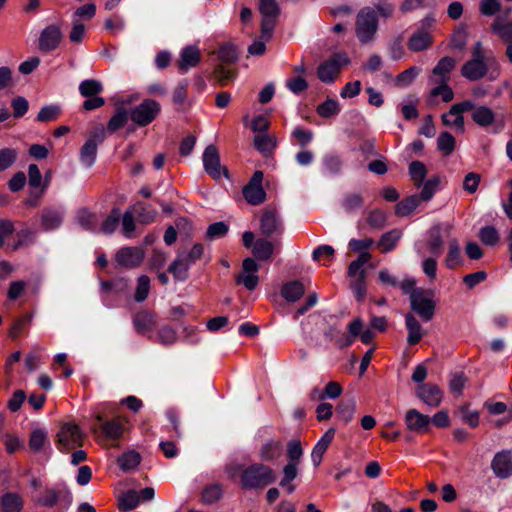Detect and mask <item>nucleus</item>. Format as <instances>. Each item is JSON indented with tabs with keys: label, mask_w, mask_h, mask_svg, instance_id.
Instances as JSON below:
<instances>
[{
	"label": "nucleus",
	"mask_w": 512,
	"mask_h": 512,
	"mask_svg": "<svg viewBox=\"0 0 512 512\" xmlns=\"http://www.w3.org/2000/svg\"><path fill=\"white\" fill-rule=\"evenodd\" d=\"M228 473L231 478L238 477L240 486L245 490H261L276 480L274 470L263 463L237 464L230 467Z\"/></svg>",
	"instance_id": "f257e3e1"
},
{
	"label": "nucleus",
	"mask_w": 512,
	"mask_h": 512,
	"mask_svg": "<svg viewBox=\"0 0 512 512\" xmlns=\"http://www.w3.org/2000/svg\"><path fill=\"white\" fill-rule=\"evenodd\" d=\"M378 14L371 7L361 8L355 19V35L361 44L371 43L378 31Z\"/></svg>",
	"instance_id": "f03ea898"
},
{
	"label": "nucleus",
	"mask_w": 512,
	"mask_h": 512,
	"mask_svg": "<svg viewBox=\"0 0 512 512\" xmlns=\"http://www.w3.org/2000/svg\"><path fill=\"white\" fill-rule=\"evenodd\" d=\"M430 290L417 289L410 295L411 308L425 322L430 321L435 314L436 303Z\"/></svg>",
	"instance_id": "7ed1b4c3"
},
{
	"label": "nucleus",
	"mask_w": 512,
	"mask_h": 512,
	"mask_svg": "<svg viewBox=\"0 0 512 512\" xmlns=\"http://www.w3.org/2000/svg\"><path fill=\"white\" fill-rule=\"evenodd\" d=\"M487 64L481 42H476L472 48V59L461 68V74L468 80L475 81L485 76Z\"/></svg>",
	"instance_id": "20e7f679"
},
{
	"label": "nucleus",
	"mask_w": 512,
	"mask_h": 512,
	"mask_svg": "<svg viewBox=\"0 0 512 512\" xmlns=\"http://www.w3.org/2000/svg\"><path fill=\"white\" fill-rule=\"evenodd\" d=\"M161 106L153 99H145L129 112L130 119L136 125L145 127L152 123L160 114Z\"/></svg>",
	"instance_id": "39448f33"
},
{
	"label": "nucleus",
	"mask_w": 512,
	"mask_h": 512,
	"mask_svg": "<svg viewBox=\"0 0 512 512\" xmlns=\"http://www.w3.org/2000/svg\"><path fill=\"white\" fill-rule=\"evenodd\" d=\"M259 10L262 15L261 38L270 40L276 24L278 6L275 0H261Z\"/></svg>",
	"instance_id": "423d86ee"
},
{
	"label": "nucleus",
	"mask_w": 512,
	"mask_h": 512,
	"mask_svg": "<svg viewBox=\"0 0 512 512\" xmlns=\"http://www.w3.org/2000/svg\"><path fill=\"white\" fill-rule=\"evenodd\" d=\"M82 432L74 423H65L57 434V446L62 452H67L82 444Z\"/></svg>",
	"instance_id": "0eeeda50"
},
{
	"label": "nucleus",
	"mask_w": 512,
	"mask_h": 512,
	"mask_svg": "<svg viewBox=\"0 0 512 512\" xmlns=\"http://www.w3.org/2000/svg\"><path fill=\"white\" fill-rule=\"evenodd\" d=\"M472 108L473 102L471 100L455 103L450 107L447 113L442 115V123L445 126L454 128L457 132L463 133L465 130L463 113Z\"/></svg>",
	"instance_id": "6e6552de"
},
{
	"label": "nucleus",
	"mask_w": 512,
	"mask_h": 512,
	"mask_svg": "<svg viewBox=\"0 0 512 512\" xmlns=\"http://www.w3.org/2000/svg\"><path fill=\"white\" fill-rule=\"evenodd\" d=\"M145 257V251L141 247H122L115 254L118 265L132 269L141 265Z\"/></svg>",
	"instance_id": "1a4fd4ad"
},
{
	"label": "nucleus",
	"mask_w": 512,
	"mask_h": 512,
	"mask_svg": "<svg viewBox=\"0 0 512 512\" xmlns=\"http://www.w3.org/2000/svg\"><path fill=\"white\" fill-rule=\"evenodd\" d=\"M62 38L63 34L59 25H48L39 36L38 47L42 52H51L58 48Z\"/></svg>",
	"instance_id": "9d476101"
},
{
	"label": "nucleus",
	"mask_w": 512,
	"mask_h": 512,
	"mask_svg": "<svg viewBox=\"0 0 512 512\" xmlns=\"http://www.w3.org/2000/svg\"><path fill=\"white\" fill-rule=\"evenodd\" d=\"M452 230L451 224H435L428 232L427 245L431 254L439 256L443 251V236H448Z\"/></svg>",
	"instance_id": "9b49d317"
},
{
	"label": "nucleus",
	"mask_w": 512,
	"mask_h": 512,
	"mask_svg": "<svg viewBox=\"0 0 512 512\" xmlns=\"http://www.w3.org/2000/svg\"><path fill=\"white\" fill-rule=\"evenodd\" d=\"M349 62L345 55H338L325 61L318 68V77L322 82H333L340 73L341 67Z\"/></svg>",
	"instance_id": "f8f14e48"
},
{
	"label": "nucleus",
	"mask_w": 512,
	"mask_h": 512,
	"mask_svg": "<svg viewBox=\"0 0 512 512\" xmlns=\"http://www.w3.org/2000/svg\"><path fill=\"white\" fill-rule=\"evenodd\" d=\"M203 165L205 171L214 179H218L222 174L227 175V170L220 164V157L216 146L209 145L203 153Z\"/></svg>",
	"instance_id": "ddd939ff"
},
{
	"label": "nucleus",
	"mask_w": 512,
	"mask_h": 512,
	"mask_svg": "<svg viewBox=\"0 0 512 512\" xmlns=\"http://www.w3.org/2000/svg\"><path fill=\"white\" fill-rule=\"evenodd\" d=\"M258 268V264L254 259L246 258L242 263V271L237 276L236 282L244 285L247 290H254L259 282Z\"/></svg>",
	"instance_id": "4468645a"
},
{
	"label": "nucleus",
	"mask_w": 512,
	"mask_h": 512,
	"mask_svg": "<svg viewBox=\"0 0 512 512\" xmlns=\"http://www.w3.org/2000/svg\"><path fill=\"white\" fill-rule=\"evenodd\" d=\"M511 11V7L505 9L504 17L496 16L490 26L491 32L508 44H512V20L507 21L506 19L509 17Z\"/></svg>",
	"instance_id": "2eb2a0df"
},
{
	"label": "nucleus",
	"mask_w": 512,
	"mask_h": 512,
	"mask_svg": "<svg viewBox=\"0 0 512 512\" xmlns=\"http://www.w3.org/2000/svg\"><path fill=\"white\" fill-rule=\"evenodd\" d=\"M431 418L417 409H410L405 414V424L408 430L423 434L430 428Z\"/></svg>",
	"instance_id": "dca6fc26"
},
{
	"label": "nucleus",
	"mask_w": 512,
	"mask_h": 512,
	"mask_svg": "<svg viewBox=\"0 0 512 512\" xmlns=\"http://www.w3.org/2000/svg\"><path fill=\"white\" fill-rule=\"evenodd\" d=\"M455 65L456 62L452 57L446 56L441 58L432 70L429 83L436 84L449 82L450 74L454 70Z\"/></svg>",
	"instance_id": "f3484780"
},
{
	"label": "nucleus",
	"mask_w": 512,
	"mask_h": 512,
	"mask_svg": "<svg viewBox=\"0 0 512 512\" xmlns=\"http://www.w3.org/2000/svg\"><path fill=\"white\" fill-rule=\"evenodd\" d=\"M260 229L262 234L266 236L283 232L282 222L275 209L268 208L263 212L260 219Z\"/></svg>",
	"instance_id": "a211bd4d"
},
{
	"label": "nucleus",
	"mask_w": 512,
	"mask_h": 512,
	"mask_svg": "<svg viewBox=\"0 0 512 512\" xmlns=\"http://www.w3.org/2000/svg\"><path fill=\"white\" fill-rule=\"evenodd\" d=\"M491 468L494 474L502 479L512 475V455L509 451L498 452L492 462Z\"/></svg>",
	"instance_id": "6ab92c4d"
},
{
	"label": "nucleus",
	"mask_w": 512,
	"mask_h": 512,
	"mask_svg": "<svg viewBox=\"0 0 512 512\" xmlns=\"http://www.w3.org/2000/svg\"><path fill=\"white\" fill-rule=\"evenodd\" d=\"M418 397L427 405L437 407L442 401V391L434 384H422L417 388Z\"/></svg>",
	"instance_id": "aec40b11"
},
{
	"label": "nucleus",
	"mask_w": 512,
	"mask_h": 512,
	"mask_svg": "<svg viewBox=\"0 0 512 512\" xmlns=\"http://www.w3.org/2000/svg\"><path fill=\"white\" fill-rule=\"evenodd\" d=\"M335 436V429L330 428L328 429L323 436L319 439V441L314 446L312 453H311V460L314 464V466H319L324 453L328 449L329 445L332 443Z\"/></svg>",
	"instance_id": "412c9836"
},
{
	"label": "nucleus",
	"mask_w": 512,
	"mask_h": 512,
	"mask_svg": "<svg viewBox=\"0 0 512 512\" xmlns=\"http://www.w3.org/2000/svg\"><path fill=\"white\" fill-rule=\"evenodd\" d=\"M200 51L195 46H187L180 53L178 67L181 71L186 72L188 69L195 67L200 62Z\"/></svg>",
	"instance_id": "4be33fe9"
},
{
	"label": "nucleus",
	"mask_w": 512,
	"mask_h": 512,
	"mask_svg": "<svg viewBox=\"0 0 512 512\" xmlns=\"http://www.w3.org/2000/svg\"><path fill=\"white\" fill-rule=\"evenodd\" d=\"M469 111H471L472 120L481 127L490 126L495 121V113L485 105L476 106L473 103V108Z\"/></svg>",
	"instance_id": "5701e85b"
},
{
	"label": "nucleus",
	"mask_w": 512,
	"mask_h": 512,
	"mask_svg": "<svg viewBox=\"0 0 512 512\" xmlns=\"http://www.w3.org/2000/svg\"><path fill=\"white\" fill-rule=\"evenodd\" d=\"M156 325L155 316L148 311H140L133 317V326L137 333L146 334L153 330Z\"/></svg>",
	"instance_id": "b1692460"
},
{
	"label": "nucleus",
	"mask_w": 512,
	"mask_h": 512,
	"mask_svg": "<svg viewBox=\"0 0 512 512\" xmlns=\"http://www.w3.org/2000/svg\"><path fill=\"white\" fill-rule=\"evenodd\" d=\"M464 259L461 253V247L456 238H452L448 243V251L445 257V266L448 269H456L460 265H462Z\"/></svg>",
	"instance_id": "393cba45"
},
{
	"label": "nucleus",
	"mask_w": 512,
	"mask_h": 512,
	"mask_svg": "<svg viewBox=\"0 0 512 512\" xmlns=\"http://www.w3.org/2000/svg\"><path fill=\"white\" fill-rule=\"evenodd\" d=\"M405 325L408 330V344L415 345L419 343L425 334L419 321L409 313L405 316Z\"/></svg>",
	"instance_id": "a878e982"
},
{
	"label": "nucleus",
	"mask_w": 512,
	"mask_h": 512,
	"mask_svg": "<svg viewBox=\"0 0 512 512\" xmlns=\"http://www.w3.org/2000/svg\"><path fill=\"white\" fill-rule=\"evenodd\" d=\"M64 212L59 209H46L41 216V224L45 231H52L60 227Z\"/></svg>",
	"instance_id": "bb28decb"
},
{
	"label": "nucleus",
	"mask_w": 512,
	"mask_h": 512,
	"mask_svg": "<svg viewBox=\"0 0 512 512\" xmlns=\"http://www.w3.org/2000/svg\"><path fill=\"white\" fill-rule=\"evenodd\" d=\"M282 444L280 441L268 440L259 449V457L262 461H273L280 457Z\"/></svg>",
	"instance_id": "cd10ccee"
},
{
	"label": "nucleus",
	"mask_w": 512,
	"mask_h": 512,
	"mask_svg": "<svg viewBox=\"0 0 512 512\" xmlns=\"http://www.w3.org/2000/svg\"><path fill=\"white\" fill-rule=\"evenodd\" d=\"M364 329V323L360 318H355L347 325L348 335L339 341L340 347L350 346L357 337H360Z\"/></svg>",
	"instance_id": "c85d7f7f"
},
{
	"label": "nucleus",
	"mask_w": 512,
	"mask_h": 512,
	"mask_svg": "<svg viewBox=\"0 0 512 512\" xmlns=\"http://www.w3.org/2000/svg\"><path fill=\"white\" fill-rule=\"evenodd\" d=\"M1 506L4 512H21L23 499L17 493L8 492L1 497Z\"/></svg>",
	"instance_id": "c756f323"
},
{
	"label": "nucleus",
	"mask_w": 512,
	"mask_h": 512,
	"mask_svg": "<svg viewBox=\"0 0 512 512\" xmlns=\"http://www.w3.org/2000/svg\"><path fill=\"white\" fill-rule=\"evenodd\" d=\"M343 167L342 158L337 154H326L322 159V168L325 174L338 175Z\"/></svg>",
	"instance_id": "7c9ffc66"
},
{
	"label": "nucleus",
	"mask_w": 512,
	"mask_h": 512,
	"mask_svg": "<svg viewBox=\"0 0 512 512\" xmlns=\"http://www.w3.org/2000/svg\"><path fill=\"white\" fill-rule=\"evenodd\" d=\"M431 42L432 38L428 32L418 31L410 37L408 47L410 50L418 52L428 48L431 45Z\"/></svg>",
	"instance_id": "2f4dec72"
},
{
	"label": "nucleus",
	"mask_w": 512,
	"mask_h": 512,
	"mask_svg": "<svg viewBox=\"0 0 512 512\" xmlns=\"http://www.w3.org/2000/svg\"><path fill=\"white\" fill-rule=\"evenodd\" d=\"M305 292L304 286L300 281L286 283L281 290L282 296L290 302L299 300Z\"/></svg>",
	"instance_id": "473e14b6"
},
{
	"label": "nucleus",
	"mask_w": 512,
	"mask_h": 512,
	"mask_svg": "<svg viewBox=\"0 0 512 512\" xmlns=\"http://www.w3.org/2000/svg\"><path fill=\"white\" fill-rule=\"evenodd\" d=\"M243 196L251 205H259L266 199V192L262 186L247 184L243 189Z\"/></svg>",
	"instance_id": "72a5a7b5"
},
{
	"label": "nucleus",
	"mask_w": 512,
	"mask_h": 512,
	"mask_svg": "<svg viewBox=\"0 0 512 512\" xmlns=\"http://www.w3.org/2000/svg\"><path fill=\"white\" fill-rule=\"evenodd\" d=\"M129 113L123 107H118L107 123V132L110 134L115 133L121 129L128 121Z\"/></svg>",
	"instance_id": "f704fd0d"
},
{
	"label": "nucleus",
	"mask_w": 512,
	"mask_h": 512,
	"mask_svg": "<svg viewBox=\"0 0 512 512\" xmlns=\"http://www.w3.org/2000/svg\"><path fill=\"white\" fill-rule=\"evenodd\" d=\"M79 93L85 98L98 96L103 91V84L96 79H86L79 84Z\"/></svg>",
	"instance_id": "c9c22d12"
},
{
	"label": "nucleus",
	"mask_w": 512,
	"mask_h": 512,
	"mask_svg": "<svg viewBox=\"0 0 512 512\" xmlns=\"http://www.w3.org/2000/svg\"><path fill=\"white\" fill-rule=\"evenodd\" d=\"M252 252L257 259L267 260L274 252V245L272 242L261 238L255 241Z\"/></svg>",
	"instance_id": "e433bc0d"
},
{
	"label": "nucleus",
	"mask_w": 512,
	"mask_h": 512,
	"mask_svg": "<svg viewBox=\"0 0 512 512\" xmlns=\"http://www.w3.org/2000/svg\"><path fill=\"white\" fill-rule=\"evenodd\" d=\"M401 237L402 232L398 229H393L382 235L378 242V247L383 253L389 252L394 249Z\"/></svg>",
	"instance_id": "4c0bfd02"
},
{
	"label": "nucleus",
	"mask_w": 512,
	"mask_h": 512,
	"mask_svg": "<svg viewBox=\"0 0 512 512\" xmlns=\"http://www.w3.org/2000/svg\"><path fill=\"white\" fill-rule=\"evenodd\" d=\"M97 148L98 146H96L94 140H87L84 143L80 151V160L83 165L91 167L94 164L97 155Z\"/></svg>",
	"instance_id": "58836bf2"
},
{
	"label": "nucleus",
	"mask_w": 512,
	"mask_h": 512,
	"mask_svg": "<svg viewBox=\"0 0 512 512\" xmlns=\"http://www.w3.org/2000/svg\"><path fill=\"white\" fill-rule=\"evenodd\" d=\"M140 497L134 490H129L123 493L118 499L119 509L122 511H129L135 509L139 504Z\"/></svg>",
	"instance_id": "ea45409f"
},
{
	"label": "nucleus",
	"mask_w": 512,
	"mask_h": 512,
	"mask_svg": "<svg viewBox=\"0 0 512 512\" xmlns=\"http://www.w3.org/2000/svg\"><path fill=\"white\" fill-rule=\"evenodd\" d=\"M420 203L419 197L413 195L399 202L395 207V213L398 216H408L418 207Z\"/></svg>",
	"instance_id": "a19ab883"
},
{
	"label": "nucleus",
	"mask_w": 512,
	"mask_h": 512,
	"mask_svg": "<svg viewBox=\"0 0 512 512\" xmlns=\"http://www.w3.org/2000/svg\"><path fill=\"white\" fill-rule=\"evenodd\" d=\"M140 461L141 457L139 453L132 450L122 454L118 458L117 463L122 470L127 471L136 468L140 464Z\"/></svg>",
	"instance_id": "79ce46f5"
},
{
	"label": "nucleus",
	"mask_w": 512,
	"mask_h": 512,
	"mask_svg": "<svg viewBox=\"0 0 512 512\" xmlns=\"http://www.w3.org/2000/svg\"><path fill=\"white\" fill-rule=\"evenodd\" d=\"M188 266L179 256L170 264L168 271L173 275L177 281H185L188 278Z\"/></svg>",
	"instance_id": "37998d69"
},
{
	"label": "nucleus",
	"mask_w": 512,
	"mask_h": 512,
	"mask_svg": "<svg viewBox=\"0 0 512 512\" xmlns=\"http://www.w3.org/2000/svg\"><path fill=\"white\" fill-rule=\"evenodd\" d=\"M455 138L449 132H442L437 139V148L445 156L450 155L455 149Z\"/></svg>",
	"instance_id": "c03bdc74"
},
{
	"label": "nucleus",
	"mask_w": 512,
	"mask_h": 512,
	"mask_svg": "<svg viewBox=\"0 0 512 512\" xmlns=\"http://www.w3.org/2000/svg\"><path fill=\"white\" fill-rule=\"evenodd\" d=\"M355 410L356 402L353 399L342 400L337 407V413L340 419L345 423H348L353 419Z\"/></svg>",
	"instance_id": "a18cd8bd"
},
{
	"label": "nucleus",
	"mask_w": 512,
	"mask_h": 512,
	"mask_svg": "<svg viewBox=\"0 0 512 512\" xmlns=\"http://www.w3.org/2000/svg\"><path fill=\"white\" fill-rule=\"evenodd\" d=\"M48 444L47 433L43 429H35L31 432L29 438V448L33 452H39L44 446Z\"/></svg>",
	"instance_id": "49530a36"
},
{
	"label": "nucleus",
	"mask_w": 512,
	"mask_h": 512,
	"mask_svg": "<svg viewBox=\"0 0 512 512\" xmlns=\"http://www.w3.org/2000/svg\"><path fill=\"white\" fill-rule=\"evenodd\" d=\"M204 248L202 244H195L189 251H180L177 256L180 257L188 266H192L203 255Z\"/></svg>",
	"instance_id": "de8ad7c7"
},
{
	"label": "nucleus",
	"mask_w": 512,
	"mask_h": 512,
	"mask_svg": "<svg viewBox=\"0 0 512 512\" xmlns=\"http://www.w3.org/2000/svg\"><path fill=\"white\" fill-rule=\"evenodd\" d=\"M275 145V140L268 134H258L254 137L255 148L263 154L270 153Z\"/></svg>",
	"instance_id": "09e8293b"
},
{
	"label": "nucleus",
	"mask_w": 512,
	"mask_h": 512,
	"mask_svg": "<svg viewBox=\"0 0 512 512\" xmlns=\"http://www.w3.org/2000/svg\"><path fill=\"white\" fill-rule=\"evenodd\" d=\"M216 54L218 59L224 63H234L238 59L236 47L229 43L221 45Z\"/></svg>",
	"instance_id": "8fccbe9b"
},
{
	"label": "nucleus",
	"mask_w": 512,
	"mask_h": 512,
	"mask_svg": "<svg viewBox=\"0 0 512 512\" xmlns=\"http://www.w3.org/2000/svg\"><path fill=\"white\" fill-rule=\"evenodd\" d=\"M479 11L484 16H495L502 11L501 0H480Z\"/></svg>",
	"instance_id": "3c124183"
},
{
	"label": "nucleus",
	"mask_w": 512,
	"mask_h": 512,
	"mask_svg": "<svg viewBox=\"0 0 512 512\" xmlns=\"http://www.w3.org/2000/svg\"><path fill=\"white\" fill-rule=\"evenodd\" d=\"M419 73L420 68L412 66L397 75L395 79V85L398 87H406L414 81Z\"/></svg>",
	"instance_id": "603ef678"
},
{
	"label": "nucleus",
	"mask_w": 512,
	"mask_h": 512,
	"mask_svg": "<svg viewBox=\"0 0 512 512\" xmlns=\"http://www.w3.org/2000/svg\"><path fill=\"white\" fill-rule=\"evenodd\" d=\"M150 279L146 275H141L137 280V287L134 298L137 302H143L149 295Z\"/></svg>",
	"instance_id": "864d4df0"
},
{
	"label": "nucleus",
	"mask_w": 512,
	"mask_h": 512,
	"mask_svg": "<svg viewBox=\"0 0 512 512\" xmlns=\"http://www.w3.org/2000/svg\"><path fill=\"white\" fill-rule=\"evenodd\" d=\"M370 258H371L370 253H368V252L360 253L358 258L355 261L350 263V265L348 267V275L350 277H356V276L359 277L361 271H364L363 266L370 260Z\"/></svg>",
	"instance_id": "5fc2aeb1"
},
{
	"label": "nucleus",
	"mask_w": 512,
	"mask_h": 512,
	"mask_svg": "<svg viewBox=\"0 0 512 512\" xmlns=\"http://www.w3.org/2000/svg\"><path fill=\"white\" fill-rule=\"evenodd\" d=\"M102 431L107 438L116 440L122 436L123 427L119 422L111 420L103 424Z\"/></svg>",
	"instance_id": "6e6d98bb"
},
{
	"label": "nucleus",
	"mask_w": 512,
	"mask_h": 512,
	"mask_svg": "<svg viewBox=\"0 0 512 512\" xmlns=\"http://www.w3.org/2000/svg\"><path fill=\"white\" fill-rule=\"evenodd\" d=\"M433 85L434 87L431 89L430 92L432 97L441 96L444 102H450L453 100L454 93L452 89L448 86V82L436 83Z\"/></svg>",
	"instance_id": "4d7b16f0"
},
{
	"label": "nucleus",
	"mask_w": 512,
	"mask_h": 512,
	"mask_svg": "<svg viewBox=\"0 0 512 512\" xmlns=\"http://www.w3.org/2000/svg\"><path fill=\"white\" fill-rule=\"evenodd\" d=\"M426 167L420 161H413L409 166V174L416 185H420L426 176Z\"/></svg>",
	"instance_id": "13d9d810"
},
{
	"label": "nucleus",
	"mask_w": 512,
	"mask_h": 512,
	"mask_svg": "<svg viewBox=\"0 0 512 512\" xmlns=\"http://www.w3.org/2000/svg\"><path fill=\"white\" fill-rule=\"evenodd\" d=\"M351 289L355 298L362 302L366 297L365 271L351 283Z\"/></svg>",
	"instance_id": "bf43d9fd"
},
{
	"label": "nucleus",
	"mask_w": 512,
	"mask_h": 512,
	"mask_svg": "<svg viewBox=\"0 0 512 512\" xmlns=\"http://www.w3.org/2000/svg\"><path fill=\"white\" fill-rule=\"evenodd\" d=\"M222 496V488L218 484L206 487L202 492V500L206 504H212L218 501Z\"/></svg>",
	"instance_id": "052dcab7"
},
{
	"label": "nucleus",
	"mask_w": 512,
	"mask_h": 512,
	"mask_svg": "<svg viewBox=\"0 0 512 512\" xmlns=\"http://www.w3.org/2000/svg\"><path fill=\"white\" fill-rule=\"evenodd\" d=\"M188 82L183 80L178 83L173 91V102L179 108H182L187 101Z\"/></svg>",
	"instance_id": "680f3d73"
},
{
	"label": "nucleus",
	"mask_w": 512,
	"mask_h": 512,
	"mask_svg": "<svg viewBox=\"0 0 512 512\" xmlns=\"http://www.w3.org/2000/svg\"><path fill=\"white\" fill-rule=\"evenodd\" d=\"M214 75L221 85H227L235 78L236 72L235 70L227 68L224 65H218L214 70Z\"/></svg>",
	"instance_id": "e2e57ef3"
},
{
	"label": "nucleus",
	"mask_w": 512,
	"mask_h": 512,
	"mask_svg": "<svg viewBox=\"0 0 512 512\" xmlns=\"http://www.w3.org/2000/svg\"><path fill=\"white\" fill-rule=\"evenodd\" d=\"M157 340L163 345H172L177 341V332L170 326H163L158 331Z\"/></svg>",
	"instance_id": "0e129e2a"
},
{
	"label": "nucleus",
	"mask_w": 512,
	"mask_h": 512,
	"mask_svg": "<svg viewBox=\"0 0 512 512\" xmlns=\"http://www.w3.org/2000/svg\"><path fill=\"white\" fill-rule=\"evenodd\" d=\"M317 113L321 117H331L339 113V104L336 100L328 99L317 107Z\"/></svg>",
	"instance_id": "69168bd1"
},
{
	"label": "nucleus",
	"mask_w": 512,
	"mask_h": 512,
	"mask_svg": "<svg viewBox=\"0 0 512 512\" xmlns=\"http://www.w3.org/2000/svg\"><path fill=\"white\" fill-rule=\"evenodd\" d=\"M386 220V213L379 209L371 211L367 217V223L374 229H382L386 224Z\"/></svg>",
	"instance_id": "338daca9"
},
{
	"label": "nucleus",
	"mask_w": 512,
	"mask_h": 512,
	"mask_svg": "<svg viewBox=\"0 0 512 512\" xmlns=\"http://www.w3.org/2000/svg\"><path fill=\"white\" fill-rule=\"evenodd\" d=\"M363 205V198L358 193H351L344 197L342 207L347 212H352Z\"/></svg>",
	"instance_id": "774afa93"
}]
</instances>
